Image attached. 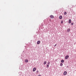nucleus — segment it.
<instances>
[{"label":"nucleus","instance_id":"nucleus-14","mask_svg":"<svg viewBox=\"0 0 76 76\" xmlns=\"http://www.w3.org/2000/svg\"><path fill=\"white\" fill-rule=\"evenodd\" d=\"M47 68L48 67H49V65H47Z\"/></svg>","mask_w":76,"mask_h":76},{"label":"nucleus","instance_id":"nucleus-3","mask_svg":"<svg viewBox=\"0 0 76 76\" xmlns=\"http://www.w3.org/2000/svg\"><path fill=\"white\" fill-rule=\"evenodd\" d=\"M36 70V68H34L33 70V72H35V71Z\"/></svg>","mask_w":76,"mask_h":76},{"label":"nucleus","instance_id":"nucleus-12","mask_svg":"<svg viewBox=\"0 0 76 76\" xmlns=\"http://www.w3.org/2000/svg\"><path fill=\"white\" fill-rule=\"evenodd\" d=\"M61 63H64V60H62L61 61Z\"/></svg>","mask_w":76,"mask_h":76},{"label":"nucleus","instance_id":"nucleus-5","mask_svg":"<svg viewBox=\"0 0 76 76\" xmlns=\"http://www.w3.org/2000/svg\"><path fill=\"white\" fill-rule=\"evenodd\" d=\"M40 42H41L40 41H38L37 42V44H40Z\"/></svg>","mask_w":76,"mask_h":76},{"label":"nucleus","instance_id":"nucleus-16","mask_svg":"<svg viewBox=\"0 0 76 76\" xmlns=\"http://www.w3.org/2000/svg\"><path fill=\"white\" fill-rule=\"evenodd\" d=\"M73 24H74L73 23H71V25H73Z\"/></svg>","mask_w":76,"mask_h":76},{"label":"nucleus","instance_id":"nucleus-1","mask_svg":"<svg viewBox=\"0 0 76 76\" xmlns=\"http://www.w3.org/2000/svg\"><path fill=\"white\" fill-rule=\"evenodd\" d=\"M69 57V55H67L65 57V59H67Z\"/></svg>","mask_w":76,"mask_h":76},{"label":"nucleus","instance_id":"nucleus-19","mask_svg":"<svg viewBox=\"0 0 76 76\" xmlns=\"http://www.w3.org/2000/svg\"><path fill=\"white\" fill-rule=\"evenodd\" d=\"M37 73H38V71H37Z\"/></svg>","mask_w":76,"mask_h":76},{"label":"nucleus","instance_id":"nucleus-2","mask_svg":"<svg viewBox=\"0 0 76 76\" xmlns=\"http://www.w3.org/2000/svg\"><path fill=\"white\" fill-rule=\"evenodd\" d=\"M64 75H67V72L66 71L64 72Z\"/></svg>","mask_w":76,"mask_h":76},{"label":"nucleus","instance_id":"nucleus-9","mask_svg":"<svg viewBox=\"0 0 76 76\" xmlns=\"http://www.w3.org/2000/svg\"><path fill=\"white\" fill-rule=\"evenodd\" d=\"M46 63H47V61H44V64H46Z\"/></svg>","mask_w":76,"mask_h":76},{"label":"nucleus","instance_id":"nucleus-10","mask_svg":"<svg viewBox=\"0 0 76 76\" xmlns=\"http://www.w3.org/2000/svg\"><path fill=\"white\" fill-rule=\"evenodd\" d=\"M67 31H68V32H70V29L69 28L68 30H67Z\"/></svg>","mask_w":76,"mask_h":76},{"label":"nucleus","instance_id":"nucleus-6","mask_svg":"<svg viewBox=\"0 0 76 76\" xmlns=\"http://www.w3.org/2000/svg\"><path fill=\"white\" fill-rule=\"evenodd\" d=\"M71 22H72V20H71V19L69 20V23H71Z\"/></svg>","mask_w":76,"mask_h":76},{"label":"nucleus","instance_id":"nucleus-7","mask_svg":"<svg viewBox=\"0 0 76 76\" xmlns=\"http://www.w3.org/2000/svg\"><path fill=\"white\" fill-rule=\"evenodd\" d=\"M25 62H26V63H28V59L26 60Z\"/></svg>","mask_w":76,"mask_h":76},{"label":"nucleus","instance_id":"nucleus-13","mask_svg":"<svg viewBox=\"0 0 76 76\" xmlns=\"http://www.w3.org/2000/svg\"><path fill=\"white\" fill-rule=\"evenodd\" d=\"M61 23L62 24L63 23V20L61 21Z\"/></svg>","mask_w":76,"mask_h":76},{"label":"nucleus","instance_id":"nucleus-4","mask_svg":"<svg viewBox=\"0 0 76 76\" xmlns=\"http://www.w3.org/2000/svg\"><path fill=\"white\" fill-rule=\"evenodd\" d=\"M50 17L51 19H53V18H54V16H53V15H51L50 16Z\"/></svg>","mask_w":76,"mask_h":76},{"label":"nucleus","instance_id":"nucleus-15","mask_svg":"<svg viewBox=\"0 0 76 76\" xmlns=\"http://www.w3.org/2000/svg\"><path fill=\"white\" fill-rule=\"evenodd\" d=\"M66 14H67V12H65L64 13V15H66Z\"/></svg>","mask_w":76,"mask_h":76},{"label":"nucleus","instance_id":"nucleus-18","mask_svg":"<svg viewBox=\"0 0 76 76\" xmlns=\"http://www.w3.org/2000/svg\"><path fill=\"white\" fill-rule=\"evenodd\" d=\"M56 45H57V44H55L54 45V47H56Z\"/></svg>","mask_w":76,"mask_h":76},{"label":"nucleus","instance_id":"nucleus-11","mask_svg":"<svg viewBox=\"0 0 76 76\" xmlns=\"http://www.w3.org/2000/svg\"><path fill=\"white\" fill-rule=\"evenodd\" d=\"M60 66H63V63H61L60 64Z\"/></svg>","mask_w":76,"mask_h":76},{"label":"nucleus","instance_id":"nucleus-8","mask_svg":"<svg viewBox=\"0 0 76 76\" xmlns=\"http://www.w3.org/2000/svg\"><path fill=\"white\" fill-rule=\"evenodd\" d=\"M62 16H59V19H62Z\"/></svg>","mask_w":76,"mask_h":76},{"label":"nucleus","instance_id":"nucleus-17","mask_svg":"<svg viewBox=\"0 0 76 76\" xmlns=\"http://www.w3.org/2000/svg\"><path fill=\"white\" fill-rule=\"evenodd\" d=\"M48 64H50V62H48Z\"/></svg>","mask_w":76,"mask_h":76}]
</instances>
